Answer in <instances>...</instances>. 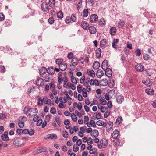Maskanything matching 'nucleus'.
Returning <instances> with one entry per match:
<instances>
[{
    "instance_id": "nucleus-1",
    "label": "nucleus",
    "mask_w": 156,
    "mask_h": 156,
    "mask_svg": "<svg viewBox=\"0 0 156 156\" xmlns=\"http://www.w3.org/2000/svg\"><path fill=\"white\" fill-rule=\"evenodd\" d=\"M23 111L27 116L29 117H32L36 116L38 113L37 108H29L28 107H25Z\"/></svg>"
},
{
    "instance_id": "nucleus-2",
    "label": "nucleus",
    "mask_w": 156,
    "mask_h": 156,
    "mask_svg": "<svg viewBox=\"0 0 156 156\" xmlns=\"http://www.w3.org/2000/svg\"><path fill=\"white\" fill-rule=\"evenodd\" d=\"M108 145V141L106 139H102L98 144V147L99 149L106 147Z\"/></svg>"
},
{
    "instance_id": "nucleus-3",
    "label": "nucleus",
    "mask_w": 156,
    "mask_h": 156,
    "mask_svg": "<svg viewBox=\"0 0 156 156\" xmlns=\"http://www.w3.org/2000/svg\"><path fill=\"white\" fill-rule=\"evenodd\" d=\"M36 84L38 87H42L44 84V80L40 77L37 78L36 80Z\"/></svg>"
},
{
    "instance_id": "nucleus-4",
    "label": "nucleus",
    "mask_w": 156,
    "mask_h": 156,
    "mask_svg": "<svg viewBox=\"0 0 156 156\" xmlns=\"http://www.w3.org/2000/svg\"><path fill=\"white\" fill-rule=\"evenodd\" d=\"M98 19V16L97 15L95 14H92L90 17V21L92 23H96Z\"/></svg>"
},
{
    "instance_id": "nucleus-5",
    "label": "nucleus",
    "mask_w": 156,
    "mask_h": 156,
    "mask_svg": "<svg viewBox=\"0 0 156 156\" xmlns=\"http://www.w3.org/2000/svg\"><path fill=\"white\" fill-rule=\"evenodd\" d=\"M135 68L136 71L138 72H142L144 69V66L140 63L137 64L135 65Z\"/></svg>"
},
{
    "instance_id": "nucleus-6",
    "label": "nucleus",
    "mask_w": 156,
    "mask_h": 156,
    "mask_svg": "<svg viewBox=\"0 0 156 156\" xmlns=\"http://www.w3.org/2000/svg\"><path fill=\"white\" fill-rule=\"evenodd\" d=\"M41 8L44 12H47L48 10V4L46 3L43 2L41 5Z\"/></svg>"
},
{
    "instance_id": "nucleus-7",
    "label": "nucleus",
    "mask_w": 156,
    "mask_h": 156,
    "mask_svg": "<svg viewBox=\"0 0 156 156\" xmlns=\"http://www.w3.org/2000/svg\"><path fill=\"white\" fill-rule=\"evenodd\" d=\"M1 138L2 140L7 141L9 140V138L8 136V133L5 132L4 133L1 135Z\"/></svg>"
},
{
    "instance_id": "nucleus-8",
    "label": "nucleus",
    "mask_w": 156,
    "mask_h": 156,
    "mask_svg": "<svg viewBox=\"0 0 156 156\" xmlns=\"http://www.w3.org/2000/svg\"><path fill=\"white\" fill-rule=\"evenodd\" d=\"M101 67L104 70L108 68V62L107 60H104L103 61L101 65Z\"/></svg>"
},
{
    "instance_id": "nucleus-9",
    "label": "nucleus",
    "mask_w": 156,
    "mask_h": 156,
    "mask_svg": "<svg viewBox=\"0 0 156 156\" xmlns=\"http://www.w3.org/2000/svg\"><path fill=\"white\" fill-rule=\"evenodd\" d=\"M47 73V70L45 67H42L39 70V74L41 76L44 75Z\"/></svg>"
},
{
    "instance_id": "nucleus-10",
    "label": "nucleus",
    "mask_w": 156,
    "mask_h": 156,
    "mask_svg": "<svg viewBox=\"0 0 156 156\" xmlns=\"http://www.w3.org/2000/svg\"><path fill=\"white\" fill-rule=\"evenodd\" d=\"M124 98L122 95H119L117 96L116 100L119 104H120L124 101Z\"/></svg>"
},
{
    "instance_id": "nucleus-11",
    "label": "nucleus",
    "mask_w": 156,
    "mask_h": 156,
    "mask_svg": "<svg viewBox=\"0 0 156 156\" xmlns=\"http://www.w3.org/2000/svg\"><path fill=\"white\" fill-rule=\"evenodd\" d=\"M60 70L62 71L65 70L67 67V64L64 61L59 66Z\"/></svg>"
},
{
    "instance_id": "nucleus-12",
    "label": "nucleus",
    "mask_w": 156,
    "mask_h": 156,
    "mask_svg": "<svg viewBox=\"0 0 156 156\" xmlns=\"http://www.w3.org/2000/svg\"><path fill=\"white\" fill-rule=\"evenodd\" d=\"M43 78L44 80L46 82H49L51 80V75L48 74V73H46L45 75L43 76Z\"/></svg>"
},
{
    "instance_id": "nucleus-13",
    "label": "nucleus",
    "mask_w": 156,
    "mask_h": 156,
    "mask_svg": "<svg viewBox=\"0 0 156 156\" xmlns=\"http://www.w3.org/2000/svg\"><path fill=\"white\" fill-rule=\"evenodd\" d=\"M86 124L87 125L88 127H90L91 126H92L94 127H95L96 126L95 122L93 120H91L90 122H87Z\"/></svg>"
},
{
    "instance_id": "nucleus-14",
    "label": "nucleus",
    "mask_w": 156,
    "mask_h": 156,
    "mask_svg": "<svg viewBox=\"0 0 156 156\" xmlns=\"http://www.w3.org/2000/svg\"><path fill=\"white\" fill-rule=\"evenodd\" d=\"M88 30L91 34H94L97 31L96 28L94 26H91L89 27Z\"/></svg>"
},
{
    "instance_id": "nucleus-15",
    "label": "nucleus",
    "mask_w": 156,
    "mask_h": 156,
    "mask_svg": "<svg viewBox=\"0 0 156 156\" xmlns=\"http://www.w3.org/2000/svg\"><path fill=\"white\" fill-rule=\"evenodd\" d=\"M105 73L106 76L108 77H111L112 75V71L110 68H108L106 69Z\"/></svg>"
},
{
    "instance_id": "nucleus-16",
    "label": "nucleus",
    "mask_w": 156,
    "mask_h": 156,
    "mask_svg": "<svg viewBox=\"0 0 156 156\" xmlns=\"http://www.w3.org/2000/svg\"><path fill=\"white\" fill-rule=\"evenodd\" d=\"M117 31L116 28L115 27H112L110 29L109 33L111 35H114Z\"/></svg>"
},
{
    "instance_id": "nucleus-17",
    "label": "nucleus",
    "mask_w": 156,
    "mask_h": 156,
    "mask_svg": "<svg viewBox=\"0 0 156 156\" xmlns=\"http://www.w3.org/2000/svg\"><path fill=\"white\" fill-rule=\"evenodd\" d=\"M87 73L88 75L91 77H94L95 76V72L93 70L87 69Z\"/></svg>"
},
{
    "instance_id": "nucleus-18",
    "label": "nucleus",
    "mask_w": 156,
    "mask_h": 156,
    "mask_svg": "<svg viewBox=\"0 0 156 156\" xmlns=\"http://www.w3.org/2000/svg\"><path fill=\"white\" fill-rule=\"evenodd\" d=\"M20 140L19 139H16L14 140L13 144L15 146H20L22 145L23 146L24 144H20Z\"/></svg>"
},
{
    "instance_id": "nucleus-19",
    "label": "nucleus",
    "mask_w": 156,
    "mask_h": 156,
    "mask_svg": "<svg viewBox=\"0 0 156 156\" xmlns=\"http://www.w3.org/2000/svg\"><path fill=\"white\" fill-rule=\"evenodd\" d=\"M113 122H109L106 124L105 126L108 130H110L113 126Z\"/></svg>"
},
{
    "instance_id": "nucleus-20",
    "label": "nucleus",
    "mask_w": 156,
    "mask_h": 156,
    "mask_svg": "<svg viewBox=\"0 0 156 156\" xmlns=\"http://www.w3.org/2000/svg\"><path fill=\"white\" fill-rule=\"evenodd\" d=\"M119 135V132L118 130H115L114 131L112 134V137L114 139H117Z\"/></svg>"
},
{
    "instance_id": "nucleus-21",
    "label": "nucleus",
    "mask_w": 156,
    "mask_h": 156,
    "mask_svg": "<svg viewBox=\"0 0 156 156\" xmlns=\"http://www.w3.org/2000/svg\"><path fill=\"white\" fill-rule=\"evenodd\" d=\"M104 73L103 71L100 69H99L97 70L96 73V75L99 78H100L103 75Z\"/></svg>"
},
{
    "instance_id": "nucleus-22",
    "label": "nucleus",
    "mask_w": 156,
    "mask_h": 156,
    "mask_svg": "<svg viewBox=\"0 0 156 156\" xmlns=\"http://www.w3.org/2000/svg\"><path fill=\"white\" fill-rule=\"evenodd\" d=\"M88 26V23L85 21L83 22L81 25V27L84 30L87 29Z\"/></svg>"
},
{
    "instance_id": "nucleus-23",
    "label": "nucleus",
    "mask_w": 156,
    "mask_h": 156,
    "mask_svg": "<svg viewBox=\"0 0 156 156\" xmlns=\"http://www.w3.org/2000/svg\"><path fill=\"white\" fill-rule=\"evenodd\" d=\"M100 64L97 61L94 62L93 65V67L94 69H98L100 67Z\"/></svg>"
},
{
    "instance_id": "nucleus-24",
    "label": "nucleus",
    "mask_w": 156,
    "mask_h": 156,
    "mask_svg": "<svg viewBox=\"0 0 156 156\" xmlns=\"http://www.w3.org/2000/svg\"><path fill=\"white\" fill-rule=\"evenodd\" d=\"M55 73V70L52 68L51 67L48 68L47 70V73L50 75H53Z\"/></svg>"
},
{
    "instance_id": "nucleus-25",
    "label": "nucleus",
    "mask_w": 156,
    "mask_h": 156,
    "mask_svg": "<svg viewBox=\"0 0 156 156\" xmlns=\"http://www.w3.org/2000/svg\"><path fill=\"white\" fill-rule=\"evenodd\" d=\"M145 92L150 95H153L154 93V90L151 89H147L146 90Z\"/></svg>"
},
{
    "instance_id": "nucleus-26",
    "label": "nucleus",
    "mask_w": 156,
    "mask_h": 156,
    "mask_svg": "<svg viewBox=\"0 0 156 156\" xmlns=\"http://www.w3.org/2000/svg\"><path fill=\"white\" fill-rule=\"evenodd\" d=\"M98 132L96 130H94L91 133V136L94 137H96L98 135Z\"/></svg>"
},
{
    "instance_id": "nucleus-27",
    "label": "nucleus",
    "mask_w": 156,
    "mask_h": 156,
    "mask_svg": "<svg viewBox=\"0 0 156 156\" xmlns=\"http://www.w3.org/2000/svg\"><path fill=\"white\" fill-rule=\"evenodd\" d=\"M45 99V97L43 98V99L40 98H38V101L37 103V105L38 106H41L43 104V102L44 101Z\"/></svg>"
},
{
    "instance_id": "nucleus-28",
    "label": "nucleus",
    "mask_w": 156,
    "mask_h": 156,
    "mask_svg": "<svg viewBox=\"0 0 156 156\" xmlns=\"http://www.w3.org/2000/svg\"><path fill=\"white\" fill-rule=\"evenodd\" d=\"M101 50L98 48L96 51V56L98 58H99L101 57Z\"/></svg>"
},
{
    "instance_id": "nucleus-29",
    "label": "nucleus",
    "mask_w": 156,
    "mask_h": 156,
    "mask_svg": "<svg viewBox=\"0 0 156 156\" xmlns=\"http://www.w3.org/2000/svg\"><path fill=\"white\" fill-rule=\"evenodd\" d=\"M48 137L52 139H56L57 138V136L55 134H51L48 135Z\"/></svg>"
},
{
    "instance_id": "nucleus-30",
    "label": "nucleus",
    "mask_w": 156,
    "mask_h": 156,
    "mask_svg": "<svg viewBox=\"0 0 156 156\" xmlns=\"http://www.w3.org/2000/svg\"><path fill=\"white\" fill-rule=\"evenodd\" d=\"M72 63L73 66H75L78 63V60L77 59L74 57L73 58L71 61Z\"/></svg>"
},
{
    "instance_id": "nucleus-31",
    "label": "nucleus",
    "mask_w": 156,
    "mask_h": 156,
    "mask_svg": "<svg viewBox=\"0 0 156 156\" xmlns=\"http://www.w3.org/2000/svg\"><path fill=\"white\" fill-rule=\"evenodd\" d=\"M68 89L71 88L72 90H74L75 89V87L70 82H68L67 83V88Z\"/></svg>"
},
{
    "instance_id": "nucleus-32",
    "label": "nucleus",
    "mask_w": 156,
    "mask_h": 156,
    "mask_svg": "<svg viewBox=\"0 0 156 156\" xmlns=\"http://www.w3.org/2000/svg\"><path fill=\"white\" fill-rule=\"evenodd\" d=\"M125 24V22L123 20H120L118 23V27L122 28L124 27Z\"/></svg>"
},
{
    "instance_id": "nucleus-33",
    "label": "nucleus",
    "mask_w": 156,
    "mask_h": 156,
    "mask_svg": "<svg viewBox=\"0 0 156 156\" xmlns=\"http://www.w3.org/2000/svg\"><path fill=\"white\" fill-rule=\"evenodd\" d=\"M107 43V41L105 39H103L100 41V45L101 47H104L105 46Z\"/></svg>"
},
{
    "instance_id": "nucleus-34",
    "label": "nucleus",
    "mask_w": 156,
    "mask_h": 156,
    "mask_svg": "<svg viewBox=\"0 0 156 156\" xmlns=\"http://www.w3.org/2000/svg\"><path fill=\"white\" fill-rule=\"evenodd\" d=\"M86 4L90 6H92L94 3V0H86Z\"/></svg>"
},
{
    "instance_id": "nucleus-35",
    "label": "nucleus",
    "mask_w": 156,
    "mask_h": 156,
    "mask_svg": "<svg viewBox=\"0 0 156 156\" xmlns=\"http://www.w3.org/2000/svg\"><path fill=\"white\" fill-rule=\"evenodd\" d=\"M97 149L95 148H93L91 150L89 151V153L90 154H95L97 155Z\"/></svg>"
},
{
    "instance_id": "nucleus-36",
    "label": "nucleus",
    "mask_w": 156,
    "mask_h": 156,
    "mask_svg": "<svg viewBox=\"0 0 156 156\" xmlns=\"http://www.w3.org/2000/svg\"><path fill=\"white\" fill-rule=\"evenodd\" d=\"M88 10L87 9H84L83 12V16L84 17H87L88 15Z\"/></svg>"
},
{
    "instance_id": "nucleus-37",
    "label": "nucleus",
    "mask_w": 156,
    "mask_h": 156,
    "mask_svg": "<svg viewBox=\"0 0 156 156\" xmlns=\"http://www.w3.org/2000/svg\"><path fill=\"white\" fill-rule=\"evenodd\" d=\"M105 22L103 18L101 19L99 22V25L101 27H103L105 25Z\"/></svg>"
},
{
    "instance_id": "nucleus-38",
    "label": "nucleus",
    "mask_w": 156,
    "mask_h": 156,
    "mask_svg": "<svg viewBox=\"0 0 156 156\" xmlns=\"http://www.w3.org/2000/svg\"><path fill=\"white\" fill-rule=\"evenodd\" d=\"M55 0H49L48 4L50 7L51 8L54 7L55 5Z\"/></svg>"
},
{
    "instance_id": "nucleus-39",
    "label": "nucleus",
    "mask_w": 156,
    "mask_h": 156,
    "mask_svg": "<svg viewBox=\"0 0 156 156\" xmlns=\"http://www.w3.org/2000/svg\"><path fill=\"white\" fill-rule=\"evenodd\" d=\"M100 104L103 105H105L107 102L105 100V98L103 97L101 98L100 99Z\"/></svg>"
},
{
    "instance_id": "nucleus-40",
    "label": "nucleus",
    "mask_w": 156,
    "mask_h": 156,
    "mask_svg": "<svg viewBox=\"0 0 156 156\" xmlns=\"http://www.w3.org/2000/svg\"><path fill=\"white\" fill-rule=\"evenodd\" d=\"M100 83H101V85L103 86H106L108 84V80L106 79H103L101 80Z\"/></svg>"
},
{
    "instance_id": "nucleus-41",
    "label": "nucleus",
    "mask_w": 156,
    "mask_h": 156,
    "mask_svg": "<svg viewBox=\"0 0 156 156\" xmlns=\"http://www.w3.org/2000/svg\"><path fill=\"white\" fill-rule=\"evenodd\" d=\"M96 124L99 126H105V123L104 121L101 120H98L96 122Z\"/></svg>"
},
{
    "instance_id": "nucleus-42",
    "label": "nucleus",
    "mask_w": 156,
    "mask_h": 156,
    "mask_svg": "<svg viewBox=\"0 0 156 156\" xmlns=\"http://www.w3.org/2000/svg\"><path fill=\"white\" fill-rule=\"evenodd\" d=\"M55 62L59 66L63 62V60L62 58H57Z\"/></svg>"
},
{
    "instance_id": "nucleus-43",
    "label": "nucleus",
    "mask_w": 156,
    "mask_h": 156,
    "mask_svg": "<svg viewBox=\"0 0 156 156\" xmlns=\"http://www.w3.org/2000/svg\"><path fill=\"white\" fill-rule=\"evenodd\" d=\"M68 81V79L67 77H65L63 79V87H64L67 88V83Z\"/></svg>"
},
{
    "instance_id": "nucleus-44",
    "label": "nucleus",
    "mask_w": 156,
    "mask_h": 156,
    "mask_svg": "<svg viewBox=\"0 0 156 156\" xmlns=\"http://www.w3.org/2000/svg\"><path fill=\"white\" fill-rule=\"evenodd\" d=\"M49 86L51 90H53L55 89V85L53 82L51 81V83L49 84Z\"/></svg>"
},
{
    "instance_id": "nucleus-45",
    "label": "nucleus",
    "mask_w": 156,
    "mask_h": 156,
    "mask_svg": "<svg viewBox=\"0 0 156 156\" xmlns=\"http://www.w3.org/2000/svg\"><path fill=\"white\" fill-rule=\"evenodd\" d=\"M104 113V118H107L110 115L111 111L108 109Z\"/></svg>"
},
{
    "instance_id": "nucleus-46",
    "label": "nucleus",
    "mask_w": 156,
    "mask_h": 156,
    "mask_svg": "<svg viewBox=\"0 0 156 156\" xmlns=\"http://www.w3.org/2000/svg\"><path fill=\"white\" fill-rule=\"evenodd\" d=\"M72 119L74 122H76L77 120V118L74 113H72L71 115Z\"/></svg>"
},
{
    "instance_id": "nucleus-47",
    "label": "nucleus",
    "mask_w": 156,
    "mask_h": 156,
    "mask_svg": "<svg viewBox=\"0 0 156 156\" xmlns=\"http://www.w3.org/2000/svg\"><path fill=\"white\" fill-rule=\"evenodd\" d=\"M82 1L81 0H80L79 1L77 5V8L78 10H79L82 7Z\"/></svg>"
},
{
    "instance_id": "nucleus-48",
    "label": "nucleus",
    "mask_w": 156,
    "mask_h": 156,
    "mask_svg": "<svg viewBox=\"0 0 156 156\" xmlns=\"http://www.w3.org/2000/svg\"><path fill=\"white\" fill-rule=\"evenodd\" d=\"M70 17L71 20L73 22H76V17L74 14H72Z\"/></svg>"
},
{
    "instance_id": "nucleus-49",
    "label": "nucleus",
    "mask_w": 156,
    "mask_h": 156,
    "mask_svg": "<svg viewBox=\"0 0 156 156\" xmlns=\"http://www.w3.org/2000/svg\"><path fill=\"white\" fill-rule=\"evenodd\" d=\"M57 16L58 18L61 19L63 17V14L62 11H59L57 13Z\"/></svg>"
},
{
    "instance_id": "nucleus-50",
    "label": "nucleus",
    "mask_w": 156,
    "mask_h": 156,
    "mask_svg": "<svg viewBox=\"0 0 156 156\" xmlns=\"http://www.w3.org/2000/svg\"><path fill=\"white\" fill-rule=\"evenodd\" d=\"M62 136L65 138H67L68 137V133L67 131H63L62 132Z\"/></svg>"
},
{
    "instance_id": "nucleus-51",
    "label": "nucleus",
    "mask_w": 156,
    "mask_h": 156,
    "mask_svg": "<svg viewBox=\"0 0 156 156\" xmlns=\"http://www.w3.org/2000/svg\"><path fill=\"white\" fill-rule=\"evenodd\" d=\"M143 58L144 60L147 61L149 60V58H150V57L149 55L147 54L144 55Z\"/></svg>"
},
{
    "instance_id": "nucleus-52",
    "label": "nucleus",
    "mask_w": 156,
    "mask_h": 156,
    "mask_svg": "<svg viewBox=\"0 0 156 156\" xmlns=\"http://www.w3.org/2000/svg\"><path fill=\"white\" fill-rule=\"evenodd\" d=\"M67 91H65L64 93V94L66 96H64L65 98H66L68 100H72V98L68 94Z\"/></svg>"
},
{
    "instance_id": "nucleus-53",
    "label": "nucleus",
    "mask_w": 156,
    "mask_h": 156,
    "mask_svg": "<svg viewBox=\"0 0 156 156\" xmlns=\"http://www.w3.org/2000/svg\"><path fill=\"white\" fill-rule=\"evenodd\" d=\"M18 125L20 128H23L24 125V121H19L18 122Z\"/></svg>"
},
{
    "instance_id": "nucleus-54",
    "label": "nucleus",
    "mask_w": 156,
    "mask_h": 156,
    "mask_svg": "<svg viewBox=\"0 0 156 156\" xmlns=\"http://www.w3.org/2000/svg\"><path fill=\"white\" fill-rule=\"evenodd\" d=\"M71 81L73 83L76 84L77 83V79L74 77L72 76L71 79Z\"/></svg>"
},
{
    "instance_id": "nucleus-55",
    "label": "nucleus",
    "mask_w": 156,
    "mask_h": 156,
    "mask_svg": "<svg viewBox=\"0 0 156 156\" xmlns=\"http://www.w3.org/2000/svg\"><path fill=\"white\" fill-rule=\"evenodd\" d=\"M136 55L138 56H139L141 54V51L139 49H136L135 51Z\"/></svg>"
},
{
    "instance_id": "nucleus-56",
    "label": "nucleus",
    "mask_w": 156,
    "mask_h": 156,
    "mask_svg": "<svg viewBox=\"0 0 156 156\" xmlns=\"http://www.w3.org/2000/svg\"><path fill=\"white\" fill-rule=\"evenodd\" d=\"M50 112L53 114H55L56 113V109L55 108L52 107L51 108Z\"/></svg>"
},
{
    "instance_id": "nucleus-57",
    "label": "nucleus",
    "mask_w": 156,
    "mask_h": 156,
    "mask_svg": "<svg viewBox=\"0 0 156 156\" xmlns=\"http://www.w3.org/2000/svg\"><path fill=\"white\" fill-rule=\"evenodd\" d=\"M55 120L57 122L58 125L60 126L61 125L60 119L58 117H56L55 118Z\"/></svg>"
},
{
    "instance_id": "nucleus-58",
    "label": "nucleus",
    "mask_w": 156,
    "mask_h": 156,
    "mask_svg": "<svg viewBox=\"0 0 156 156\" xmlns=\"http://www.w3.org/2000/svg\"><path fill=\"white\" fill-rule=\"evenodd\" d=\"M79 147L76 145L74 144L73 146V151L75 152H77L79 150Z\"/></svg>"
},
{
    "instance_id": "nucleus-59",
    "label": "nucleus",
    "mask_w": 156,
    "mask_h": 156,
    "mask_svg": "<svg viewBox=\"0 0 156 156\" xmlns=\"http://www.w3.org/2000/svg\"><path fill=\"white\" fill-rule=\"evenodd\" d=\"M120 144V142L119 140H117L114 142V145L115 147H118Z\"/></svg>"
},
{
    "instance_id": "nucleus-60",
    "label": "nucleus",
    "mask_w": 156,
    "mask_h": 156,
    "mask_svg": "<svg viewBox=\"0 0 156 156\" xmlns=\"http://www.w3.org/2000/svg\"><path fill=\"white\" fill-rule=\"evenodd\" d=\"M82 86L79 85L77 86V91L79 93H80L82 92Z\"/></svg>"
},
{
    "instance_id": "nucleus-61",
    "label": "nucleus",
    "mask_w": 156,
    "mask_h": 156,
    "mask_svg": "<svg viewBox=\"0 0 156 156\" xmlns=\"http://www.w3.org/2000/svg\"><path fill=\"white\" fill-rule=\"evenodd\" d=\"M65 21L67 23H69L71 21L70 17L69 16H67L65 19Z\"/></svg>"
},
{
    "instance_id": "nucleus-62",
    "label": "nucleus",
    "mask_w": 156,
    "mask_h": 156,
    "mask_svg": "<svg viewBox=\"0 0 156 156\" xmlns=\"http://www.w3.org/2000/svg\"><path fill=\"white\" fill-rule=\"evenodd\" d=\"M54 21V19L53 17H51L48 20V22L51 24H52Z\"/></svg>"
},
{
    "instance_id": "nucleus-63",
    "label": "nucleus",
    "mask_w": 156,
    "mask_h": 156,
    "mask_svg": "<svg viewBox=\"0 0 156 156\" xmlns=\"http://www.w3.org/2000/svg\"><path fill=\"white\" fill-rule=\"evenodd\" d=\"M34 131L33 129H30V130H29L28 134L30 136H32L34 134Z\"/></svg>"
},
{
    "instance_id": "nucleus-64",
    "label": "nucleus",
    "mask_w": 156,
    "mask_h": 156,
    "mask_svg": "<svg viewBox=\"0 0 156 156\" xmlns=\"http://www.w3.org/2000/svg\"><path fill=\"white\" fill-rule=\"evenodd\" d=\"M42 120L41 119H39L37 123V126H40L42 123Z\"/></svg>"
}]
</instances>
